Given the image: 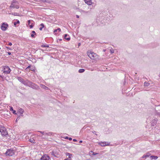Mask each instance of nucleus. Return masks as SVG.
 Returning a JSON list of instances; mask_svg holds the SVG:
<instances>
[{"label": "nucleus", "mask_w": 160, "mask_h": 160, "mask_svg": "<svg viewBox=\"0 0 160 160\" xmlns=\"http://www.w3.org/2000/svg\"><path fill=\"white\" fill-rule=\"evenodd\" d=\"M0 132L2 135L3 136H6L8 135V131L6 128L2 125H0Z\"/></svg>", "instance_id": "f257e3e1"}, {"label": "nucleus", "mask_w": 160, "mask_h": 160, "mask_svg": "<svg viewBox=\"0 0 160 160\" xmlns=\"http://www.w3.org/2000/svg\"><path fill=\"white\" fill-rule=\"evenodd\" d=\"M18 2L17 1L13 0L12 2L10 7V8H15L18 9L19 8V6L18 5Z\"/></svg>", "instance_id": "f03ea898"}, {"label": "nucleus", "mask_w": 160, "mask_h": 160, "mask_svg": "<svg viewBox=\"0 0 160 160\" xmlns=\"http://www.w3.org/2000/svg\"><path fill=\"white\" fill-rule=\"evenodd\" d=\"M5 154L6 155L9 157L12 156L15 154L14 150L12 149H8Z\"/></svg>", "instance_id": "7ed1b4c3"}, {"label": "nucleus", "mask_w": 160, "mask_h": 160, "mask_svg": "<svg viewBox=\"0 0 160 160\" xmlns=\"http://www.w3.org/2000/svg\"><path fill=\"white\" fill-rule=\"evenodd\" d=\"M87 54L88 56L92 59H94V58L97 56V54L94 53L92 51L88 52Z\"/></svg>", "instance_id": "20e7f679"}, {"label": "nucleus", "mask_w": 160, "mask_h": 160, "mask_svg": "<svg viewBox=\"0 0 160 160\" xmlns=\"http://www.w3.org/2000/svg\"><path fill=\"white\" fill-rule=\"evenodd\" d=\"M8 27V25L6 22H3L1 24V28L3 31H6Z\"/></svg>", "instance_id": "39448f33"}, {"label": "nucleus", "mask_w": 160, "mask_h": 160, "mask_svg": "<svg viewBox=\"0 0 160 160\" xmlns=\"http://www.w3.org/2000/svg\"><path fill=\"white\" fill-rule=\"evenodd\" d=\"M3 73L5 74H9L11 71L10 68L7 66H5L2 70Z\"/></svg>", "instance_id": "423d86ee"}, {"label": "nucleus", "mask_w": 160, "mask_h": 160, "mask_svg": "<svg viewBox=\"0 0 160 160\" xmlns=\"http://www.w3.org/2000/svg\"><path fill=\"white\" fill-rule=\"evenodd\" d=\"M29 87L33 88V89L36 90H39L40 89V88L38 86L33 83L32 82Z\"/></svg>", "instance_id": "0eeeda50"}, {"label": "nucleus", "mask_w": 160, "mask_h": 160, "mask_svg": "<svg viewBox=\"0 0 160 160\" xmlns=\"http://www.w3.org/2000/svg\"><path fill=\"white\" fill-rule=\"evenodd\" d=\"M152 120L151 122V125L152 126H154L157 123L158 119L156 118H152Z\"/></svg>", "instance_id": "6e6552de"}, {"label": "nucleus", "mask_w": 160, "mask_h": 160, "mask_svg": "<svg viewBox=\"0 0 160 160\" xmlns=\"http://www.w3.org/2000/svg\"><path fill=\"white\" fill-rule=\"evenodd\" d=\"M33 22L32 20H28L27 21L28 24L29 25L30 28H32L34 26Z\"/></svg>", "instance_id": "1a4fd4ad"}, {"label": "nucleus", "mask_w": 160, "mask_h": 160, "mask_svg": "<svg viewBox=\"0 0 160 160\" xmlns=\"http://www.w3.org/2000/svg\"><path fill=\"white\" fill-rule=\"evenodd\" d=\"M50 157L47 154H44L40 158L41 160H49Z\"/></svg>", "instance_id": "9d476101"}, {"label": "nucleus", "mask_w": 160, "mask_h": 160, "mask_svg": "<svg viewBox=\"0 0 160 160\" xmlns=\"http://www.w3.org/2000/svg\"><path fill=\"white\" fill-rule=\"evenodd\" d=\"M102 18H100L99 17H98L97 18L96 22L98 25H100L101 24L103 23L104 22L103 20H102Z\"/></svg>", "instance_id": "9b49d317"}, {"label": "nucleus", "mask_w": 160, "mask_h": 160, "mask_svg": "<svg viewBox=\"0 0 160 160\" xmlns=\"http://www.w3.org/2000/svg\"><path fill=\"white\" fill-rule=\"evenodd\" d=\"M99 145L102 147H104L106 146H109L110 145V143H108L106 142H99Z\"/></svg>", "instance_id": "f8f14e48"}, {"label": "nucleus", "mask_w": 160, "mask_h": 160, "mask_svg": "<svg viewBox=\"0 0 160 160\" xmlns=\"http://www.w3.org/2000/svg\"><path fill=\"white\" fill-rule=\"evenodd\" d=\"M31 82V81L27 80L26 81H24L22 84H24L26 86L29 87Z\"/></svg>", "instance_id": "ddd939ff"}, {"label": "nucleus", "mask_w": 160, "mask_h": 160, "mask_svg": "<svg viewBox=\"0 0 160 160\" xmlns=\"http://www.w3.org/2000/svg\"><path fill=\"white\" fill-rule=\"evenodd\" d=\"M23 112V110L21 108H20L19 110V111L17 112V115H20V116H22V114Z\"/></svg>", "instance_id": "4468645a"}, {"label": "nucleus", "mask_w": 160, "mask_h": 160, "mask_svg": "<svg viewBox=\"0 0 160 160\" xmlns=\"http://www.w3.org/2000/svg\"><path fill=\"white\" fill-rule=\"evenodd\" d=\"M64 38L68 41H69L70 39V37L69 36V35L67 34H66L64 35Z\"/></svg>", "instance_id": "2eb2a0df"}, {"label": "nucleus", "mask_w": 160, "mask_h": 160, "mask_svg": "<svg viewBox=\"0 0 160 160\" xmlns=\"http://www.w3.org/2000/svg\"><path fill=\"white\" fill-rule=\"evenodd\" d=\"M151 155L149 152H148L146 153V155H143L142 157V158H147L149 157Z\"/></svg>", "instance_id": "dca6fc26"}, {"label": "nucleus", "mask_w": 160, "mask_h": 160, "mask_svg": "<svg viewBox=\"0 0 160 160\" xmlns=\"http://www.w3.org/2000/svg\"><path fill=\"white\" fill-rule=\"evenodd\" d=\"M17 79L20 82L22 83H23V82L24 81L22 78L20 77H18Z\"/></svg>", "instance_id": "f3484780"}, {"label": "nucleus", "mask_w": 160, "mask_h": 160, "mask_svg": "<svg viewBox=\"0 0 160 160\" xmlns=\"http://www.w3.org/2000/svg\"><path fill=\"white\" fill-rule=\"evenodd\" d=\"M150 157L151 158V159L152 160V159L156 160L158 158V156H154V155L151 156Z\"/></svg>", "instance_id": "a211bd4d"}, {"label": "nucleus", "mask_w": 160, "mask_h": 160, "mask_svg": "<svg viewBox=\"0 0 160 160\" xmlns=\"http://www.w3.org/2000/svg\"><path fill=\"white\" fill-rule=\"evenodd\" d=\"M51 154L52 155L54 156L55 157H57L56 155L58 154L57 153L54 151H52L51 152Z\"/></svg>", "instance_id": "6ab92c4d"}, {"label": "nucleus", "mask_w": 160, "mask_h": 160, "mask_svg": "<svg viewBox=\"0 0 160 160\" xmlns=\"http://www.w3.org/2000/svg\"><path fill=\"white\" fill-rule=\"evenodd\" d=\"M85 2L89 5H91L92 4V2H91V0H86Z\"/></svg>", "instance_id": "aec40b11"}, {"label": "nucleus", "mask_w": 160, "mask_h": 160, "mask_svg": "<svg viewBox=\"0 0 160 160\" xmlns=\"http://www.w3.org/2000/svg\"><path fill=\"white\" fill-rule=\"evenodd\" d=\"M32 34H31V37L32 38H34L35 37V35H36V33L34 31H32Z\"/></svg>", "instance_id": "412c9836"}, {"label": "nucleus", "mask_w": 160, "mask_h": 160, "mask_svg": "<svg viewBox=\"0 0 160 160\" xmlns=\"http://www.w3.org/2000/svg\"><path fill=\"white\" fill-rule=\"evenodd\" d=\"M66 156H68V158H71V157L72 156V154H71L68 152H66Z\"/></svg>", "instance_id": "4be33fe9"}, {"label": "nucleus", "mask_w": 160, "mask_h": 160, "mask_svg": "<svg viewBox=\"0 0 160 160\" xmlns=\"http://www.w3.org/2000/svg\"><path fill=\"white\" fill-rule=\"evenodd\" d=\"M40 26L41 27L39 28V30L40 31L42 30V28L44 27V25L43 23H42L40 24Z\"/></svg>", "instance_id": "5701e85b"}, {"label": "nucleus", "mask_w": 160, "mask_h": 160, "mask_svg": "<svg viewBox=\"0 0 160 160\" xmlns=\"http://www.w3.org/2000/svg\"><path fill=\"white\" fill-rule=\"evenodd\" d=\"M20 23L19 21L18 20H16V22H14V26H16L17 24H19Z\"/></svg>", "instance_id": "b1692460"}, {"label": "nucleus", "mask_w": 160, "mask_h": 160, "mask_svg": "<svg viewBox=\"0 0 160 160\" xmlns=\"http://www.w3.org/2000/svg\"><path fill=\"white\" fill-rule=\"evenodd\" d=\"M85 71V69L82 68L78 70V72L80 73H82L83 72Z\"/></svg>", "instance_id": "393cba45"}, {"label": "nucleus", "mask_w": 160, "mask_h": 160, "mask_svg": "<svg viewBox=\"0 0 160 160\" xmlns=\"http://www.w3.org/2000/svg\"><path fill=\"white\" fill-rule=\"evenodd\" d=\"M150 85V83L147 82H144V86L145 87L148 86Z\"/></svg>", "instance_id": "a878e982"}, {"label": "nucleus", "mask_w": 160, "mask_h": 160, "mask_svg": "<svg viewBox=\"0 0 160 160\" xmlns=\"http://www.w3.org/2000/svg\"><path fill=\"white\" fill-rule=\"evenodd\" d=\"M28 141L29 142H30L33 143H35V140L34 139H29Z\"/></svg>", "instance_id": "bb28decb"}, {"label": "nucleus", "mask_w": 160, "mask_h": 160, "mask_svg": "<svg viewBox=\"0 0 160 160\" xmlns=\"http://www.w3.org/2000/svg\"><path fill=\"white\" fill-rule=\"evenodd\" d=\"M58 31L59 32L61 31V29L60 28H58L57 29H55L54 30L53 32L55 33L57 32V31Z\"/></svg>", "instance_id": "cd10ccee"}, {"label": "nucleus", "mask_w": 160, "mask_h": 160, "mask_svg": "<svg viewBox=\"0 0 160 160\" xmlns=\"http://www.w3.org/2000/svg\"><path fill=\"white\" fill-rule=\"evenodd\" d=\"M41 86L42 88L45 89H47V88H48L47 86L41 84Z\"/></svg>", "instance_id": "c85d7f7f"}, {"label": "nucleus", "mask_w": 160, "mask_h": 160, "mask_svg": "<svg viewBox=\"0 0 160 160\" xmlns=\"http://www.w3.org/2000/svg\"><path fill=\"white\" fill-rule=\"evenodd\" d=\"M53 133L52 132H47V133H45L46 135H48L49 136L53 135Z\"/></svg>", "instance_id": "c756f323"}, {"label": "nucleus", "mask_w": 160, "mask_h": 160, "mask_svg": "<svg viewBox=\"0 0 160 160\" xmlns=\"http://www.w3.org/2000/svg\"><path fill=\"white\" fill-rule=\"evenodd\" d=\"M42 47H47L48 48L49 47V45L47 44H42L41 46Z\"/></svg>", "instance_id": "7c9ffc66"}, {"label": "nucleus", "mask_w": 160, "mask_h": 160, "mask_svg": "<svg viewBox=\"0 0 160 160\" xmlns=\"http://www.w3.org/2000/svg\"><path fill=\"white\" fill-rule=\"evenodd\" d=\"M38 132H40V133H41L43 135H46L45 133H47V132H42L41 131H38Z\"/></svg>", "instance_id": "2f4dec72"}, {"label": "nucleus", "mask_w": 160, "mask_h": 160, "mask_svg": "<svg viewBox=\"0 0 160 160\" xmlns=\"http://www.w3.org/2000/svg\"><path fill=\"white\" fill-rule=\"evenodd\" d=\"M66 139H68L69 140L71 141L72 140V138L71 137H66L65 138Z\"/></svg>", "instance_id": "473e14b6"}, {"label": "nucleus", "mask_w": 160, "mask_h": 160, "mask_svg": "<svg viewBox=\"0 0 160 160\" xmlns=\"http://www.w3.org/2000/svg\"><path fill=\"white\" fill-rule=\"evenodd\" d=\"M156 114L159 116L160 115V111H156Z\"/></svg>", "instance_id": "72a5a7b5"}, {"label": "nucleus", "mask_w": 160, "mask_h": 160, "mask_svg": "<svg viewBox=\"0 0 160 160\" xmlns=\"http://www.w3.org/2000/svg\"><path fill=\"white\" fill-rule=\"evenodd\" d=\"M20 118L21 116L20 115L18 116L16 120V122H17L18 121V120L20 119Z\"/></svg>", "instance_id": "f704fd0d"}, {"label": "nucleus", "mask_w": 160, "mask_h": 160, "mask_svg": "<svg viewBox=\"0 0 160 160\" xmlns=\"http://www.w3.org/2000/svg\"><path fill=\"white\" fill-rule=\"evenodd\" d=\"M30 70L32 71H35V69L34 67H32L31 68Z\"/></svg>", "instance_id": "c9c22d12"}, {"label": "nucleus", "mask_w": 160, "mask_h": 160, "mask_svg": "<svg viewBox=\"0 0 160 160\" xmlns=\"http://www.w3.org/2000/svg\"><path fill=\"white\" fill-rule=\"evenodd\" d=\"M12 112L14 114H17V112H16V111L15 110H13L12 111Z\"/></svg>", "instance_id": "e433bc0d"}, {"label": "nucleus", "mask_w": 160, "mask_h": 160, "mask_svg": "<svg viewBox=\"0 0 160 160\" xmlns=\"http://www.w3.org/2000/svg\"><path fill=\"white\" fill-rule=\"evenodd\" d=\"M110 52L111 53H113L114 52V50L113 49H111L110 50Z\"/></svg>", "instance_id": "4c0bfd02"}, {"label": "nucleus", "mask_w": 160, "mask_h": 160, "mask_svg": "<svg viewBox=\"0 0 160 160\" xmlns=\"http://www.w3.org/2000/svg\"><path fill=\"white\" fill-rule=\"evenodd\" d=\"M91 152H92V155H95L97 154L98 153H95L94 152H93L92 151H91Z\"/></svg>", "instance_id": "58836bf2"}, {"label": "nucleus", "mask_w": 160, "mask_h": 160, "mask_svg": "<svg viewBox=\"0 0 160 160\" xmlns=\"http://www.w3.org/2000/svg\"><path fill=\"white\" fill-rule=\"evenodd\" d=\"M31 68V66L29 65L26 68V69H30Z\"/></svg>", "instance_id": "ea45409f"}, {"label": "nucleus", "mask_w": 160, "mask_h": 160, "mask_svg": "<svg viewBox=\"0 0 160 160\" xmlns=\"http://www.w3.org/2000/svg\"><path fill=\"white\" fill-rule=\"evenodd\" d=\"M0 77L1 78H2L3 79L4 78V76L2 75H1L0 74Z\"/></svg>", "instance_id": "a19ab883"}, {"label": "nucleus", "mask_w": 160, "mask_h": 160, "mask_svg": "<svg viewBox=\"0 0 160 160\" xmlns=\"http://www.w3.org/2000/svg\"><path fill=\"white\" fill-rule=\"evenodd\" d=\"M8 45L11 46L12 45V44L11 42H9L8 44Z\"/></svg>", "instance_id": "79ce46f5"}, {"label": "nucleus", "mask_w": 160, "mask_h": 160, "mask_svg": "<svg viewBox=\"0 0 160 160\" xmlns=\"http://www.w3.org/2000/svg\"><path fill=\"white\" fill-rule=\"evenodd\" d=\"M92 132L93 133H94L95 134V135H97V134L96 133V132L95 131H92Z\"/></svg>", "instance_id": "37998d69"}, {"label": "nucleus", "mask_w": 160, "mask_h": 160, "mask_svg": "<svg viewBox=\"0 0 160 160\" xmlns=\"http://www.w3.org/2000/svg\"><path fill=\"white\" fill-rule=\"evenodd\" d=\"M64 160H71V158H67L65 159Z\"/></svg>", "instance_id": "c03bdc74"}, {"label": "nucleus", "mask_w": 160, "mask_h": 160, "mask_svg": "<svg viewBox=\"0 0 160 160\" xmlns=\"http://www.w3.org/2000/svg\"><path fill=\"white\" fill-rule=\"evenodd\" d=\"M14 110L13 109V108L12 107H10V110L11 111H12V110Z\"/></svg>", "instance_id": "a18cd8bd"}, {"label": "nucleus", "mask_w": 160, "mask_h": 160, "mask_svg": "<svg viewBox=\"0 0 160 160\" xmlns=\"http://www.w3.org/2000/svg\"><path fill=\"white\" fill-rule=\"evenodd\" d=\"M6 48H7V49H8L10 50H11V49L8 47H6Z\"/></svg>", "instance_id": "49530a36"}, {"label": "nucleus", "mask_w": 160, "mask_h": 160, "mask_svg": "<svg viewBox=\"0 0 160 160\" xmlns=\"http://www.w3.org/2000/svg\"><path fill=\"white\" fill-rule=\"evenodd\" d=\"M73 142H76V141H77V140L76 139H73Z\"/></svg>", "instance_id": "de8ad7c7"}, {"label": "nucleus", "mask_w": 160, "mask_h": 160, "mask_svg": "<svg viewBox=\"0 0 160 160\" xmlns=\"http://www.w3.org/2000/svg\"><path fill=\"white\" fill-rule=\"evenodd\" d=\"M8 53L9 55H10L11 54V52H8Z\"/></svg>", "instance_id": "09e8293b"}, {"label": "nucleus", "mask_w": 160, "mask_h": 160, "mask_svg": "<svg viewBox=\"0 0 160 160\" xmlns=\"http://www.w3.org/2000/svg\"><path fill=\"white\" fill-rule=\"evenodd\" d=\"M81 45V43H78V47H79Z\"/></svg>", "instance_id": "8fccbe9b"}, {"label": "nucleus", "mask_w": 160, "mask_h": 160, "mask_svg": "<svg viewBox=\"0 0 160 160\" xmlns=\"http://www.w3.org/2000/svg\"><path fill=\"white\" fill-rule=\"evenodd\" d=\"M76 17L77 18H79V16L78 15H76Z\"/></svg>", "instance_id": "3c124183"}, {"label": "nucleus", "mask_w": 160, "mask_h": 160, "mask_svg": "<svg viewBox=\"0 0 160 160\" xmlns=\"http://www.w3.org/2000/svg\"><path fill=\"white\" fill-rule=\"evenodd\" d=\"M82 140H80V141H79V143H82Z\"/></svg>", "instance_id": "603ef678"}, {"label": "nucleus", "mask_w": 160, "mask_h": 160, "mask_svg": "<svg viewBox=\"0 0 160 160\" xmlns=\"http://www.w3.org/2000/svg\"><path fill=\"white\" fill-rule=\"evenodd\" d=\"M59 41H62V39H59Z\"/></svg>", "instance_id": "864d4df0"}, {"label": "nucleus", "mask_w": 160, "mask_h": 160, "mask_svg": "<svg viewBox=\"0 0 160 160\" xmlns=\"http://www.w3.org/2000/svg\"><path fill=\"white\" fill-rule=\"evenodd\" d=\"M105 50H103V51L104 52V51H105Z\"/></svg>", "instance_id": "5fc2aeb1"}, {"label": "nucleus", "mask_w": 160, "mask_h": 160, "mask_svg": "<svg viewBox=\"0 0 160 160\" xmlns=\"http://www.w3.org/2000/svg\"><path fill=\"white\" fill-rule=\"evenodd\" d=\"M159 77H160V73L159 74Z\"/></svg>", "instance_id": "6e6d98bb"}]
</instances>
